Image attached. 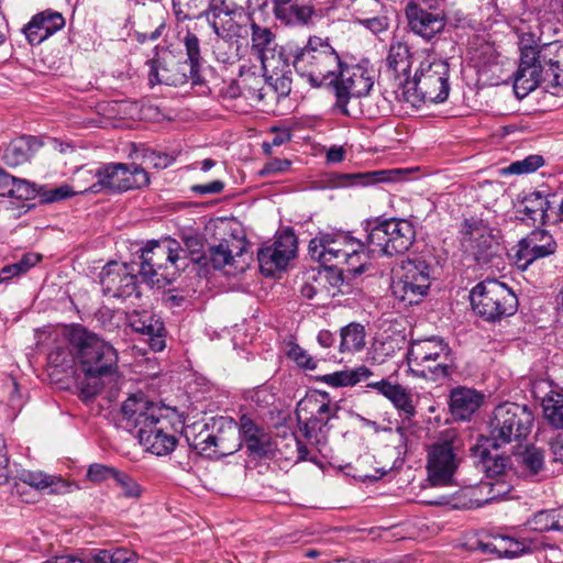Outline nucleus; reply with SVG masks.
<instances>
[{"label": "nucleus", "instance_id": "obj_1", "mask_svg": "<svg viewBox=\"0 0 563 563\" xmlns=\"http://www.w3.org/2000/svg\"><path fill=\"white\" fill-rule=\"evenodd\" d=\"M277 54L285 66L291 64L297 74L307 77L316 88L321 87L327 79L334 78L344 66L330 40L317 35L309 36L303 46L288 42L279 47Z\"/></svg>", "mask_w": 563, "mask_h": 563}, {"label": "nucleus", "instance_id": "obj_2", "mask_svg": "<svg viewBox=\"0 0 563 563\" xmlns=\"http://www.w3.org/2000/svg\"><path fill=\"white\" fill-rule=\"evenodd\" d=\"M450 66L446 60L428 55L412 79L400 80L395 91L396 100L419 109L423 103H442L450 93Z\"/></svg>", "mask_w": 563, "mask_h": 563}, {"label": "nucleus", "instance_id": "obj_3", "mask_svg": "<svg viewBox=\"0 0 563 563\" xmlns=\"http://www.w3.org/2000/svg\"><path fill=\"white\" fill-rule=\"evenodd\" d=\"M181 43L185 47L187 58L181 60L170 52L147 60L150 67L148 82L151 86L167 85L179 87L188 81L192 86H201L205 79L201 76L202 55L200 40L190 31H186Z\"/></svg>", "mask_w": 563, "mask_h": 563}, {"label": "nucleus", "instance_id": "obj_4", "mask_svg": "<svg viewBox=\"0 0 563 563\" xmlns=\"http://www.w3.org/2000/svg\"><path fill=\"white\" fill-rule=\"evenodd\" d=\"M66 336L76 349V357L86 377L102 378L117 372L118 352L110 343L78 324L71 325Z\"/></svg>", "mask_w": 563, "mask_h": 563}, {"label": "nucleus", "instance_id": "obj_5", "mask_svg": "<svg viewBox=\"0 0 563 563\" xmlns=\"http://www.w3.org/2000/svg\"><path fill=\"white\" fill-rule=\"evenodd\" d=\"M340 407L331 404L330 394L323 390L308 393L297 404L296 417L302 437L316 446L324 445L328 440L331 421L338 419ZM321 451L320 448H318Z\"/></svg>", "mask_w": 563, "mask_h": 563}, {"label": "nucleus", "instance_id": "obj_6", "mask_svg": "<svg viewBox=\"0 0 563 563\" xmlns=\"http://www.w3.org/2000/svg\"><path fill=\"white\" fill-rule=\"evenodd\" d=\"M181 245L174 239L152 240L142 249L139 275L151 287L172 284L180 271Z\"/></svg>", "mask_w": 563, "mask_h": 563}, {"label": "nucleus", "instance_id": "obj_7", "mask_svg": "<svg viewBox=\"0 0 563 563\" xmlns=\"http://www.w3.org/2000/svg\"><path fill=\"white\" fill-rule=\"evenodd\" d=\"M470 301L474 313L488 323L514 316L519 307L512 289L495 278L476 284L470 292Z\"/></svg>", "mask_w": 563, "mask_h": 563}, {"label": "nucleus", "instance_id": "obj_8", "mask_svg": "<svg viewBox=\"0 0 563 563\" xmlns=\"http://www.w3.org/2000/svg\"><path fill=\"white\" fill-rule=\"evenodd\" d=\"M406 360L415 376L431 380L448 378L453 368L452 350L435 336L412 342Z\"/></svg>", "mask_w": 563, "mask_h": 563}, {"label": "nucleus", "instance_id": "obj_9", "mask_svg": "<svg viewBox=\"0 0 563 563\" xmlns=\"http://www.w3.org/2000/svg\"><path fill=\"white\" fill-rule=\"evenodd\" d=\"M534 415L527 405L505 402L498 405L489 422V434L485 435L494 450L503 445L526 439L532 429Z\"/></svg>", "mask_w": 563, "mask_h": 563}, {"label": "nucleus", "instance_id": "obj_10", "mask_svg": "<svg viewBox=\"0 0 563 563\" xmlns=\"http://www.w3.org/2000/svg\"><path fill=\"white\" fill-rule=\"evenodd\" d=\"M366 230V241L372 251H378L387 256L406 253L416 240L415 227L407 219L367 220Z\"/></svg>", "mask_w": 563, "mask_h": 563}, {"label": "nucleus", "instance_id": "obj_11", "mask_svg": "<svg viewBox=\"0 0 563 563\" xmlns=\"http://www.w3.org/2000/svg\"><path fill=\"white\" fill-rule=\"evenodd\" d=\"M374 79L362 66L350 67L344 63L343 70L329 81L335 102L332 111L349 118H356L361 111L357 99L366 96L373 88Z\"/></svg>", "mask_w": 563, "mask_h": 563}, {"label": "nucleus", "instance_id": "obj_12", "mask_svg": "<svg viewBox=\"0 0 563 563\" xmlns=\"http://www.w3.org/2000/svg\"><path fill=\"white\" fill-rule=\"evenodd\" d=\"M97 180L80 192L118 194L141 189L150 184L148 173L136 164L108 163L101 165L95 174Z\"/></svg>", "mask_w": 563, "mask_h": 563}, {"label": "nucleus", "instance_id": "obj_13", "mask_svg": "<svg viewBox=\"0 0 563 563\" xmlns=\"http://www.w3.org/2000/svg\"><path fill=\"white\" fill-rule=\"evenodd\" d=\"M431 273V265L422 257L404 261L391 285L393 295L405 306L418 305L429 294Z\"/></svg>", "mask_w": 563, "mask_h": 563}, {"label": "nucleus", "instance_id": "obj_14", "mask_svg": "<svg viewBox=\"0 0 563 563\" xmlns=\"http://www.w3.org/2000/svg\"><path fill=\"white\" fill-rule=\"evenodd\" d=\"M150 422L137 430L140 443L158 456L167 455L177 444L175 433L183 429L184 420L177 408L169 407L159 416H151Z\"/></svg>", "mask_w": 563, "mask_h": 563}, {"label": "nucleus", "instance_id": "obj_15", "mask_svg": "<svg viewBox=\"0 0 563 563\" xmlns=\"http://www.w3.org/2000/svg\"><path fill=\"white\" fill-rule=\"evenodd\" d=\"M243 11L242 5L231 0H207V7L198 16L207 22L217 37L228 41L239 35L241 26L236 18Z\"/></svg>", "mask_w": 563, "mask_h": 563}, {"label": "nucleus", "instance_id": "obj_16", "mask_svg": "<svg viewBox=\"0 0 563 563\" xmlns=\"http://www.w3.org/2000/svg\"><path fill=\"white\" fill-rule=\"evenodd\" d=\"M512 251L516 266L520 271H526L536 261L555 254L558 243L547 230L534 229L519 240Z\"/></svg>", "mask_w": 563, "mask_h": 563}, {"label": "nucleus", "instance_id": "obj_17", "mask_svg": "<svg viewBox=\"0 0 563 563\" xmlns=\"http://www.w3.org/2000/svg\"><path fill=\"white\" fill-rule=\"evenodd\" d=\"M100 285L104 296L125 299L135 295L141 297L137 285V275L133 273L130 265L109 262L100 273Z\"/></svg>", "mask_w": 563, "mask_h": 563}, {"label": "nucleus", "instance_id": "obj_18", "mask_svg": "<svg viewBox=\"0 0 563 563\" xmlns=\"http://www.w3.org/2000/svg\"><path fill=\"white\" fill-rule=\"evenodd\" d=\"M409 29L420 37L430 41L443 32L448 23V15L439 7L423 8L416 1H409L405 8Z\"/></svg>", "mask_w": 563, "mask_h": 563}, {"label": "nucleus", "instance_id": "obj_19", "mask_svg": "<svg viewBox=\"0 0 563 563\" xmlns=\"http://www.w3.org/2000/svg\"><path fill=\"white\" fill-rule=\"evenodd\" d=\"M457 468V459L454 453L453 441L444 440L434 443L427 461L428 479L432 486L451 484L453 474Z\"/></svg>", "mask_w": 563, "mask_h": 563}, {"label": "nucleus", "instance_id": "obj_20", "mask_svg": "<svg viewBox=\"0 0 563 563\" xmlns=\"http://www.w3.org/2000/svg\"><path fill=\"white\" fill-rule=\"evenodd\" d=\"M492 450V443L486 441L485 435H481L471 448L474 464L488 479L505 477L507 471L511 468V459L506 454L493 453Z\"/></svg>", "mask_w": 563, "mask_h": 563}, {"label": "nucleus", "instance_id": "obj_21", "mask_svg": "<svg viewBox=\"0 0 563 563\" xmlns=\"http://www.w3.org/2000/svg\"><path fill=\"white\" fill-rule=\"evenodd\" d=\"M213 437L210 452L207 457L210 460H220L238 452L242 448L241 437H239L236 424L232 420L223 417L213 418Z\"/></svg>", "mask_w": 563, "mask_h": 563}, {"label": "nucleus", "instance_id": "obj_22", "mask_svg": "<svg viewBox=\"0 0 563 563\" xmlns=\"http://www.w3.org/2000/svg\"><path fill=\"white\" fill-rule=\"evenodd\" d=\"M132 330L144 336V341L154 352H161L166 346V329L164 322L154 313L134 311L129 317Z\"/></svg>", "mask_w": 563, "mask_h": 563}, {"label": "nucleus", "instance_id": "obj_23", "mask_svg": "<svg viewBox=\"0 0 563 563\" xmlns=\"http://www.w3.org/2000/svg\"><path fill=\"white\" fill-rule=\"evenodd\" d=\"M238 432L250 455L265 457L273 453L271 435L263 427L255 423L249 415H242L239 419Z\"/></svg>", "mask_w": 563, "mask_h": 563}, {"label": "nucleus", "instance_id": "obj_24", "mask_svg": "<svg viewBox=\"0 0 563 563\" xmlns=\"http://www.w3.org/2000/svg\"><path fill=\"white\" fill-rule=\"evenodd\" d=\"M168 406L159 405L147 399L143 393L132 394L123 401L121 406V413L124 420L128 421L137 430L142 429L143 426L147 424L153 416H159L164 413Z\"/></svg>", "mask_w": 563, "mask_h": 563}, {"label": "nucleus", "instance_id": "obj_25", "mask_svg": "<svg viewBox=\"0 0 563 563\" xmlns=\"http://www.w3.org/2000/svg\"><path fill=\"white\" fill-rule=\"evenodd\" d=\"M65 26L64 16L52 10L35 14L25 25L24 33L31 45L40 44Z\"/></svg>", "mask_w": 563, "mask_h": 563}, {"label": "nucleus", "instance_id": "obj_26", "mask_svg": "<svg viewBox=\"0 0 563 563\" xmlns=\"http://www.w3.org/2000/svg\"><path fill=\"white\" fill-rule=\"evenodd\" d=\"M484 396L476 389L459 386L450 391L449 409L456 421H470L483 404Z\"/></svg>", "mask_w": 563, "mask_h": 563}, {"label": "nucleus", "instance_id": "obj_27", "mask_svg": "<svg viewBox=\"0 0 563 563\" xmlns=\"http://www.w3.org/2000/svg\"><path fill=\"white\" fill-rule=\"evenodd\" d=\"M368 388L375 389L379 395L387 398L393 406L401 412L406 419L416 416V407L411 393L398 383H391L388 378L367 384Z\"/></svg>", "mask_w": 563, "mask_h": 563}, {"label": "nucleus", "instance_id": "obj_28", "mask_svg": "<svg viewBox=\"0 0 563 563\" xmlns=\"http://www.w3.org/2000/svg\"><path fill=\"white\" fill-rule=\"evenodd\" d=\"M316 9L299 0H276L274 18L286 26H308L312 24Z\"/></svg>", "mask_w": 563, "mask_h": 563}, {"label": "nucleus", "instance_id": "obj_29", "mask_svg": "<svg viewBox=\"0 0 563 563\" xmlns=\"http://www.w3.org/2000/svg\"><path fill=\"white\" fill-rule=\"evenodd\" d=\"M554 196L555 195L545 192V190H533L518 195L517 200L522 208H518L516 212L518 214L522 213L525 217L517 218L522 221L532 220L533 222L539 218L542 223H545L548 211L551 208L550 197Z\"/></svg>", "mask_w": 563, "mask_h": 563}, {"label": "nucleus", "instance_id": "obj_30", "mask_svg": "<svg viewBox=\"0 0 563 563\" xmlns=\"http://www.w3.org/2000/svg\"><path fill=\"white\" fill-rule=\"evenodd\" d=\"M275 34L269 27L261 26L256 22L251 23L252 51L257 55L264 70L272 66L275 58Z\"/></svg>", "mask_w": 563, "mask_h": 563}, {"label": "nucleus", "instance_id": "obj_31", "mask_svg": "<svg viewBox=\"0 0 563 563\" xmlns=\"http://www.w3.org/2000/svg\"><path fill=\"white\" fill-rule=\"evenodd\" d=\"M42 146V142L32 135H23L9 143L2 155L3 162L10 167L26 163Z\"/></svg>", "mask_w": 563, "mask_h": 563}, {"label": "nucleus", "instance_id": "obj_32", "mask_svg": "<svg viewBox=\"0 0 563 563\" xmlns=\"http://www.w3.org/2000/svg\"><path fill=\"white\" fill-rule=\"evenodd\" d=\"M19 479L37 490L48 489V494H66L69 492L70 484L62 477L48 475L44 472H33L23 470Z\"/></svg>", "mask_w": 563, "mask_h": 563}, {"label": "nucleus", "instance_id": "obj_33", "mask_svg": "<svg viewBox=\"0 0 563 563\" xmlns=\"http://www.w3.org/2000/svg\"><path fill=\"white\" fill-rule=\"evenodd\" d=\"M273 443V452L277 451L286 461L298 463L308 460L309 450L295 432L278 434Z\"/></svg>", "mask_w": 563, "mask_h": 563}, {"label": "nucleus", "instance_id": "obj_34", "mask_svg": "<svg viewBox=\"0 0 563 563\" xmlns=\"http://www.w3.org/2000/svg\"><path fill=\"white\" fill-rule=\"evenodd\" d=\"M468 247L478 265L492 263L494 258L499 257L501 251L500 243L493 234V230L482 234V236L474 238L468 243Z\"/></svg>", "mask_w": 563, "mask_h": 563}, {"label": "nucleus", "instance_id": "obj_35", "mask_svg": "<svg viewBox=\"0 0 563 563\" xmlns=\"http://www.w3.org/2000/svg\"><path fill=\"white\" fill-rule=\"evenodd\" d=\"M211 421V424L207 422H196L185 429V438L189 446L197 451L199 455L205 457H207V453L210 452L212 441H214L213 418Z\"/></svg>", "mask_w": 563, "mask_h": 563}, {"label": "nucleus", "instance_id": "obj_36", "mask_svg": "<svg viewBox=\"0 0 563 563\" xmlns=\"http://www.w3.org/2000/svg\"><path fill=\"white\" fill-rule=\"evenodd\" d=\"M245 247L241 246L239 251L233 255V250L229 245V241L222 240L217 245H211L207 251V267L201 268L199 274L207 275L210 268L222 269L225 266H232L235 262V256H242Z\"/></svg>", "mask_w": 563, "mask_h": 563}, {"label": "nucleus", "instance_id": "obj_37", "mask_svg": "<svg viewBox=\"0 0 563 563\" xmlns=\"http://www.w3.org/2000/svg\"><path fill=\"white\" fill-rule=\"evenodd\" d=\"M206 242L207 240L203 235L195 234L184 236V246H181L180 251V255L183 257L180 261L183 262V269L187 266L186 260L188 257L191 263L199 266V272H201V268L207 267V251L205 250Z\"/></svg>", "mask_w": 563, "mask_h": 563}, {"label": "nucleus", "instance_id": "obj_38", "mask_svg": "<svg viewBox=\"0 0 563 563\" xmlns=\"http://www.w3.org/2000/svg\"><path fill=\"white\" fill-rule=\"evenodd\" d=\"M257 262L261 273L266 277L274 276L277 271L286 269L289 263L287 256L282 255L280 251L271 244L258 249Z\"/></svg>", "mask_w": 563, "mask_h": 563}, {"label": "nucleus", "instance_id": "obj_39", "mask_svg": "<svg viewBox=\"0 0 563 563\" xmlns=\"http://www.w3.org/2000/svg\"><path fill=\"white\" fill-rule=\"evenodd\" d=\"M358 246H344V244H328L318 250L316 255L310 256L320 265H329V263H341L342 260L349 261L358 257Z\"/></svg>", "mask_w": 563, "mask_h": 563}, {"label": "nucleus", "instance_id": "obj_40", "mask_svg": "<svg viewBox=\"0 0 563 563\" xmlns=\"http://www.w3.org/2000/svg\"><path fill=\"white\" fill-rule=\"evenodd\" d=\"M365 346V328L361 323L351 322L340 330V353H355Z\"/></svg>", "mask_w": 563, "mask_h": 563}, {"label": "nucleus", "instance_id": "obj_41", "mask_svg": "<svg viewBox=\"0 0 563 563\" xmlns=\"http://www.w3.org/2000/svg\"><path fill=\"white\" fill-rule=\"evenodd\" d=\"M328 244H344V246H358L363 247L364 243L360 240L352 238L349 233L343 231L322 232L320 231L316 238L310 240L308 245V253L310 256L316 255L317 251Z\"/></svg>", "mask_w": 563, "mask_h": 563}, {"label": "nucleus", "instance_id": "obj_42", "mask_svg": "<svg viewBox=\"0 0 563 563\" xmlns=\"http://www.w3.org/2000/svg\"><path fill=\"white\" fill-rule=\"evenodd\" d=\"M543 415L549 424L563 429V394L550 390L541 398Z\"/></svg>", "mask_w": 563, "mask_h": 563}, {"label": "nucleus", "instance_id": "obj_43", "mask_svg": "<svg viewBox=\"0 0 563 563\" xmlns=\"http://www.w3.org/2000/svg\"><path fill=\"white\" fill-rule=\"evenodd\" d=\"M409 47L402 42H396L390 45L386 62L395 76L404 74L407 77L411 67Z\"/></svg>", "mask_w": 563, "mask_h": 563}, {"label": "nucleus", "instance_id": "obj_44", "mask_svg": "<svg viewBox=\"0 0 563 563\" xmlns=\"http://www.w3.org/2000/svg\"><path fill=\"white\" fill-rule=\"evenodd\" d=\"M388 170H376L366 173L335 174L336 186L349 187L355 185H371L389 180Z\"/></svg>", "mask_w": 563, "mask_h": 563}, {"label": "nucleus", "instance_id": "obj_45", "mask_svg": "<svg viewBox=\"0 0 563 563\" xmlns=\"http://www.w3.org/2000/svg\"><path fill=\"white\" fill-rule=\"evenodd\" d=\"M532 530L539 532L563 531V509H548L534 514L529 520Z\"/></svg>", "mask_w": 563, "mask_h": 563}, {"label": "nucleus", "instance_id": "obj_46", "mask_svg": "<svg viewBox=\"0 0 563 563\" xmlns=\"http://www.w3.org/2000/svg\"><path fill=\"white\" fill-rule=\"evenodd\" d=\"M206 0H172V10L178 23L200 20L199 12L205 9Z\"/></svg>", "mask_w": 563, "mask_h": 563}, {"label": "nucleus", "instance_id": "obj_47", "mask_svg": "<svg viewBox=\"0 0 563 563\" xmlns=\"http://www.w3.org/2000/svg\"><path fill=\"white\" fill-rule=\"evenodd\" d=\"M76 358V349L69 342L55 346L47 355L49 366L60 372L71 368Z\"/></svg>", "mask_w": 563, "mask_h": 563}, {"label": "nucleus", "instance_id": "obj_48", "mask_svg": "<svg viewBox=\"0 0 563 563\" xmlns=\"http://www.w3.org/2000/svg\"><path fill=\"white\" fill-rule=\"evenodd\" d=\"M545 161L542 155L531 154L520 161L510 163L507 167L500 169V175H523L538 170L544 165Z\"/></svg>", "mask_w": 563, "mask_h": 563}, {"label": "nucleus", "instance_id": "obj_49", "mask_svg": "<svg viewBox=\"0 0 563 563\" xmlns=\"http://www.w3.org/2000/svg\"><path fill=\"white\" fill-rule=\"evenodd\" d=\"M478 490L481 494L486 493L484 499H476L477 506H482L507 496L511 492V485L504 477H499L482 483Z\"/></svg>", "mask_w": 563, "mask_h": 563}, {"label": "nucleus", "instance_id": "obj_50", "mask_svg": "<svg viewBox=\"0 0 563 563\" xmlns=\"http://www.w3.org/2000/svg\"><path fill=\"white\" fill-rule=\"evenodd\" d=\"M241 81L242 88L245 98L263 101L265 95L263 93V89L266 82V79L255 73L246 71L241 73Z\"/></svg>", "mask_w": 563, "mask_h": 563}, {"label": "nucleus", "instance_id": "obj_51", "mask_svg": "<svg viewBox=\"0 0 563 563\" xmlns=\"http://www.w3.org/2000/svg\"><path fill=\"white\" fill-rule=\"evenodd\" d=\"M274 249H278L282 255L287 256V260L290 261L297 254L298 249V240L291 228L284 229L273 244H271Z\"/></svg>", "mask_w": 563, "mask_h": 563}, {"label": "nucleus", "instance_id": "obj_52", "mask_svg": "<svg viewBox=\"0 0 563 563\" xmlns=\"http://www.w3.org/2000/svg\"><path fill=\"white\" fill-rule=\"evenodd\" d=\"M37 196L35 186L25 179H20L13 176V181H10L5 191L8 198L16 200H30Z\"/></svg>", "mask_w": 563, "mask_h": 563}, {"label": "nucleus", "instance_id": "obj_53", "mask_svg": "<svg viewBox=\"0 0 563 563\" xmlns=\"http://www.w3.org/2000/svg\"><path fill=\"white\" fill-rule=\"evenodd\" d=\"M521 465L529 471L531 475H537L544 466V456L542 450L534 445H529L521 453Z\"/></svg>", "mask_w": 563, "mask_h": 563}, {"label": "nucleus", "instance_id": "obj_54", "mask_svg": "<svg viewBox=\"0 0 563 563\" xmlns=\"http://www.w3.org/2000/svg\"><path fill=\"white\" fill-rule=\"evenodd\" d=\"M494 547L499 558L512 559L528 552L523 542L505 536L499 537V544Z\"/></svg>", "mask_w": 563, "mask_h": 563}, {"label": "nucleus", "instance_id": "obj_55", "mask_svg": "<svg viewBox=\"0 0 563 563\" xmlns=\"http://www.w3.org/2000/svg\"><path fill=\"white\" fill-rule=\"evenodd\" d=\"M492 230L489 225L482 219L478 218H466L461 223V234L463 242L470 243L476 236H482Z\"/></svg>", "mask_w": 563, "mask_h": 563}, {"label": "nucleus", "instance_id": "obj_56", "mask_svg": "<svg viewBox=\"0 0 563 563\" xmlns=\"http://www.w3.org/2000/svg\"><path fill=\"white\" fill-rule=\"evenodd\" d=\"M81 189L74 190L69 185H62L52 189H42L38 192L41 202L44 203H53L67 198H70L75 195H79Z\"/></svg>", "mask_w": 563, "mask_h": 563}, {"label": "nucleus", "instance_id": "obj_57", "mask_svg": "<svg viewBox=\"0 0 563 563\" xmlns=\"http://www.w3.org/2000/svg\"><path fill=\"white\" fill-rule=\"evenodd\" d=\"M287 356L300 368L308 371H313L317 368V362L313 360V357L310 356L305 349L295 342L289 343Z\"/></svg>", "mask_w": 563, "mask_h": 563}, {"label": "nucleus", "instance_id": "obj_58", "mask_svg": "<svg viewBox=\"0 0 563 563\" xmlns=\"http://www.w3.org/2000/svg\"><path fill=\"white\" fill-rule=\"evenodd\" d=\"M118 468L108 466L100 463H92L89 465L86 478L95 484H101L108 479H114Z\"/></svg>", "mask_w": 563, "mask_h": 563}, {"label": "nucleus", "instance_id": "obj_59", "mask_svg": "<svg viewBox=\"0 0 563 563\" xmlns=\"http://www.w3.org/2000/svg\"><path fill=\"white\" fill-rule=\"evenodd\" d=\"M114 483L123 492V496L126 498H139L142 495L141 486L134 481L128 473L118 471Z\"/></svg>", "mask_w": 563, "mask_h": 563}, {"label": "nucleus", "instance_id": "obj_60", "mask_svg": "<svg viewBox=\"0 0 563 563\" xmlns=\"http://www.w3.org/2000/svg\"><path fill=\"white\" fill-rule=\"evenodd\" d=\"M351 377L354 376L350 375V371H338L331 374L319 376L318 380L332 387H346L353 386Z\"/></svg>", "mask_w": 563, "mask_h": 563}, {"label": "nucleus", "instance_id": "obj_61", "mask_svg": "<svg viewBox=\"0 0 563 563\" xmlns=\"http://www.w3.org/2000/svg\"><path fill=\"white\" fill-rule=\"evenodd\" d=\"M268 80H273L271 82V86L273 87L274 91L280 96V97H287L289 96L291 91V74L290 70L283 71L280 76L274 78L273 76L268 77Z\"/></svg>", "mask_w": 563, "mask_h": 563}, {"label": "nucleus", "instance_id": "obj_62", "mask_svg": "<svg viewBox=\"0 0 563 563\" xmlns=\"http://www.w3.org/2000/svg\"><path fill=\"white\" fill-rule=\"evenodd\" d=\"M144 161L152 164L155 168H166L172 165L175 158L166 153L146 150L144 152Z\"/></svg>", "mask_w": 563, "mask_h": 563}, {"label": "nucleus", "instance_id": "obj_63", "mask_svg": "<svg viewBox=\"0 0 563 563\" xmlns=\"http://www.w3.org/2000/svg\"><path fill=\"white\" fill-rule=\"evenodd\" d=\"M545 45L539 44V37L532 32H525L519 35L518 48L519 54L533 51H542Z\"/></svg>", "mask_w": 563, "mask_h": 563}, {"label": "nucleus", "instance_id": "obj_64", "mask_svg": "<svg viewBox=\"0 0 563 563\" xmlns=\"http://www.w3.org/2000/svg\"><path fill=\"white\" fill-rule=\"evenodd\" d=\"M291 162L286 158H273L260 170L261 176H269L284 173L290 168Z\"/></svg>", "mask_w": 563, "mask_h": 563}]
</instances>
